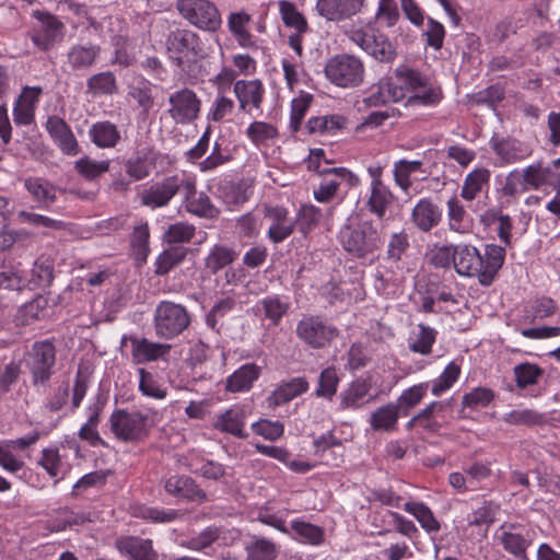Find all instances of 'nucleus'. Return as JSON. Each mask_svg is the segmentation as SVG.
<instances>
[{"mask_svg":"<svg viewBox=\"0 0 560 560\" xmlns=\"http://www.w3.org/2000/svg\"><path fill=\"white\" fill-rule=\"evenodd\" d=\"M455 270L465 277H477L483 287L492 284L505 259V248L487 244L485 253L469 244L455 246Z\"/></svg>","mask_w":560,"mask_h":560,"instance_id":"f257e3e1","label":"nucleus"},{"mask_svg":"<svg viewBox=\"0 0 560 560\" xmlns=\"http://www.w3.org/2000/svg\"><path fill=\"white\" fill-rule=\"evenodd\" d=\"M343 249L358 259L373 256L383 245L382 230L372 220H349L339 231Z\"/></svg>","mask_w":560,"mask_h":560,"instance_id":"f03ea898","label":"nucleus"},{"mask_svg":"<svg viewBox=\"0 0 560 560\" xmlns=\"http://www.w3.org/2000/svg\"><path fill=\"white\" fill-rule=\"evenodd\" d=\"M165 48L173 63L180 68L185 63H194L206 57L200 37L188 28L177 27L170 31L166 35Z\"/></svg>","mask_w":560,"mask_h":560,"instance_id":"7ed1b4c3","label":"nucleus"},{"mask_svg":"<svg viewBox=\"0 0 560 560\" xmlns=\"http://www.w3.org/2000/svg\"><path fill=\"white\" fill-rule=\"evenodd\" d=\"M327 80L339 88L359 86L364 79L362 61L348 54H341L328 59L325 66Z\"/></svg>","mask_w":560,"mask_h":560,"instance_id":"20e7f679","label":"nucleus"},{"mask_svg":"<svg viewBox=\"0 0 560 560\" xmlns=\"http://www.w3.org/2000/svg\"><path fill=\"white\" fill-rule=\"evenodd\" d=\"M190 324V316L185 306L162 301L154 312V328L159 337L172 339L182 334Z\"/></svg>","mask_w":560,"mask_h":560,"instance_id":"39448f33","label":"nucleus"},{"mask_svg":"<svg viewBox=\"0 0 560 560\" xmlns=\"http://www.w3.org/2000/svg\"><path fill=\"white\" fill-rule=\"evenodd\" d=\"M56 348L51 340L36 341L32 346L26 366L34 386H46L54 374Z\"/></svg>","mask_w":560,"mask_h":560,"instance_id":"423d86ee","label":"nucleus"},{"mask_svg":"<svg viewBox=\"0 0 560 560\" xmlns=\"http://www.w3.org/2000/svg\"><path fill=\"white\" fill-rule=\"evenodd\" d=\"M176 9L186 21L200 30L215 32L222 24L221 14L210 0H177Z\"/></svg>","mask_w":560,"mask_h":560,"instance_id":"0eeeda50","label":"nucleus"},{"mask_svg":"<svg viewBox=\"0 0 560 560\" xmlns=\"http://www.w3.org/2000/svg\"><path fill=\"white\" fill-rule=\"evenodd\" d=\"M298 338L312 349H323L337 338L339 330L320 316L307 315L299 320Z\"/></svg>","mask_w":560,"mask_h":560,"instance_id":"6e6552de","label":"nucleus"},{"mask_svg":"<svg viewBox=\"0 0 560 560\" xmlns=\"http://www.w3.org/2000/svg\"><path fill=\"white\" fill-rule=\"evenodd\" d=\"M148 416L140 411L115 410L110 418V430L122 442H135L147 435Z\"/></svg>","mask_w":560,"mask_h":560,"instance_id":"1a4fd4ad","label":"nucleus"},{"mask_svg":"<svg viewBox=\"0 0 560 560\" xmlns=\"http://www.w3.org/2000/svg\"><path fill=\"white\" fill-rule=\"evenodd\" d=\"M34 16L39 24L33 28L31 40L42 51H48L63 39L66 26L56 15L49 12L35 11Z\"/></svg>","mask_w":560,"mask_h":560,"instance_id":"9d476101","label":"nucleus"},{"mask_svg":"<svg viewBox=\"0 0 560 560\" xmlns=\"http://www.w3.org/2000/svg\"><path fill=\"white\" fill-rule=\"evenodd\" d=\"M184 184L185 176H167L142 191L140 197L141 203L152 209L165 207L182 189Z\"/></svg>","mask_w":560,"mask_h":560,"instance_id":"9b49d317","label":"nucleus"},{"mask_svg":"<svg viewBox=\"0 0 560 560\" xmlns=\"http://www.w3.org/2000/svg\"><path fill=\"white\" fill-rule=\"evenodd\" d=\"M183 205L187 212L192 215L213 220L220 215V210L212 203L210 197L203 191H197L196 182L185 177Z\"/></svg>","mask_w":560,"mask_h":560,"instance_id":"f8f14e48","label":"nucleus"},{"mask_svg":"<svg viewBox=\"0 0 560 560\" xmlns=\"http://www.w3.org/2000/svg\"><path fill=\"white\" fill-rule=\"evenodd\" d=\"M168 102V114L176 124H187L198 117L200 101L194 91L187 88L176 91L170 95Z\"/></svg>","mask_w":560,"mask_h":560,"instance_id":"ddd939ff","label":"nucleus"},{"mask_svg":"<svg viewBox=\"0 0 560 560\" xmlns=\"http://www.w3.org/2000/svg\"><path fill=\"white\" fill-rule=\"evenodd\" d=\"M353 40L369 55L382 62H389L396 57V50L388 38L376 30L357 32Z\"/></svg>","mask_w":560,"mask_h":560,"instance_id":"4468645a","label":"nucleus"},{"mask_svg":"<svg viewBox=\"0 0 560 560\" xmlns=\"http://www.w3.org/2000/svg\"><path fill=\"white\" fill-rule=\"evenodd\" d=\"M102 48L97 44H74L66 52L65 67L69 72H86L100 60Z\"/></svg>","mask_w":560,"mask_h":560,"instance_id":"2eb2a0df","label":"nucleus"},{"mask_svg":"<svg viewBox=\"0 0 560 560\" xmlns=\"http://www.w3.org/2000/svg\"><path fill=\"white\" fill-rule=\"evenodd\" d=\"M233 91L242 112L250 114L253 109H260L265 95V88L260 80H237Z\"/></svg>","mask_w":560,"mask_h":560,"instance_id":"dca6fc26","label":"nucleus"},{"mask_svg":"<svg viewBox=\"0 0 560 560\" xmlns=\"http://www.w3.org/2000/svg\"><path fill=\"white\" fill-rule=\"evenodd\" d=\"M46 129L55 143L66 155L80 153V145L70 126L59 116H50L46 121Z\"/></svg>","mask_w":560,"mask_h":560,"instance_id":"f3484780","label":"nucleus"},{"mask_svg":"<svg viewBox=\"0 0 560 560\" xmlns=\"http://www.w3.org/2000/svg\"><path fill=\"white\" fill-rule=\"evenodd\" d=\"M521 528V524L504 523L497 533V539L506 552L516 558L524 559L526 558V551L530 545V540L518 532Z\"/></svg>","mask_w":560,"mask_h":560,"instance_id":"a211bd4d","label":"nucleus"},{"mask_svg":"<svg viewBox=\"0 0 560 560\" xmlns=\"http://www.w3.org/2000/svg\"><path fill=\"white\" fill-rule=\"evenodd\" d=\"M252 16L244 10L231 12L228 16V28L242 47L250 50L259 49L257 38L249 32Z\"/></svg>","mask_w":560,"mask_h":560,"instance_id":"6ab92c4d","label":"nucleus"},{"mask_svg":"<svg viewBox=\"0 0 560 560\" xmlns=\"http://www.w3.org/2000/svg\"><path fill=\"white\" fill-rule=\"evenodd\" d=\"M120 553L131 560H158V552L153 549L152 540L138 536H121L115 541Z\"/></svg>","mask_w":560,"mask_h":560,"instance_id":"aec40b11","label":"nucleus"},{"mask_svg":"<svg viewBox=\"0 0 560 560\" xmlns=\"http://www.w3.org/2000/svg\"><path fill=\"white\" fill-rule=\"evenodd\" d=\"M364 0H317L318 13L329 21H339L357 14Z\"/></svg>","mask_w":560,"mask_h":560,"instance_id":"412c9836","label":"nucleus"},{"mask_svg":"<svg viewBox=\"0 0 560 560\" xmlns=\"http://www.w3.org/2000/svg\"><path fill=\"white\" fill-rule=\"evenodd\" d=\"M441 220L442 210L429 198L420 199L411 212V221L421 232L431 231Z\"/></svg>","mask_w":560,"mask_h":560,"instance_id":"4be33fe9","label":"nucleus"},{"mask_svg":"<svg viewBox=\"0 0 560 560\" xmlns=\"http://www.w3.org/2000/svg\"><path fill=\"white\" fill-rule=\"evenodd\" d=\"M165 491L190 501L205 502L207 493L188 476H172L165 482Z\"/></svg>","mask_w":560,"mask_h":560,"instance_id":"5701e85b","label":"nucleus"},{"mask_svg":"<svg viewBox=\"0 0 560 560\" xmlns=\"http://www.w3.org/2000/svg\"><path fill=\"white\" fill-rule=\"evenodd\" d=\"M308 389V383L305 377H294L282 382L267 398L269 407H278L289 402L295 397L302 395Z\"/></svg>","mask_w":560,"mask_h":560,"instance_id":"b1692460","label":"nucleus"},{"mask_svg":"<svg viewBox=\"0 0 560 560\" xmlns=\"http://www.w3.org/2000/svg\"><path fill=\"white\" fill-rule=\"evenodd\" d=\"M402 100L400 88H396L392 79L380 81L375 86H372L370 94L363 98L365 107H378L387 104L388 102H398Z\"/></svg>","mask_w":560,"mask_h":560,"instance_id":"393cba45","label":"nucleus"},{"mask_svg":"<svg viewBox=\"0 0 560 560\" xmlns=\"http://www.w3.org/2000/svg\"><path fill=\"white\" fill-rule=\"evenodd\" d=\"M89 137L100 149H113L121 140L118 127L109 120L93 124L89 130Z\"/></svg>","mask_w":560,"mask_h":560,"instance_id":"a878e982","label":"nucleus"},{"mask_svg":"<svg viewBox=\"0 0 560 560\" xmlns=\"http://www.w3.org/2000/svg\"><path fill=\"white\" fill-rule=\"evenodd\" d=\"M131 345L132 357L137 363L156 361L167 355L172 349L171 345L152 342L147 338H131Z\"/></svg>","mask_w":560,"mask_h":560,"instance_id":"bb28decb","label":"nucleus"},{"mask_svg":"<svg viewBox=\"0 0 560 560\" xmlns=\"http://www.w3.org/2000/svg\"><path fill=\"white\" fill-rule=\"evenodd\" d=\"M371 390V383L365 378L354 380L347 389L340 393L341 409H358L369 400L365 397Z\"/></svg>","mask_w":560,"mask_h":560,"instance_id":"cd10ccee","label":"nucleus"},{"mask_svg":"<svg viewBox=\"0 0 560 560\" xmlns=\"http://www.w3.org/2000/svg\"><path fill=\"white\" fill-rule=\"evenodd\" d=\"M259 375L260 368L258 365L255 363L244 364L226 380V389L232 393L248 390Z\"/></svg>","mask_w":560,"mask_h":560,"instance_id":"c85d7f7f","label":"nucleus"},{"mask_svg":"<svg viewBox=\"0 0 560 560\" xmlns=\"http://www.w3.org/2000/svg\"><path fill=\"white\" fill-rule=\"evenodd\" d=\"M394 73L396 88H400L402 98L406 96V91H417L422 86H427L430 79L419 70L407 66L396 68Z\"/></svg>","mask_w":560,"mask_h":560,"instance_id":"c756f323","label":"nucleus"},{"mask_svg":"<svg viewBox=\"0 0 560 560\" xmlns=\"http://www.w3.org/2000/svg\"><path fill=\"white\" fill-rule=\"evenodd\" d=\"M188 254V248L183 245H168L155 260L154 275L165 276L180 265Z\"/></svg>","mask_w":560,"mask_h":560,"instance_id":"7c9ffc66","label":"nucleus"},{"mask_svg":"<svg viewBox=\"0 0 560 560\" xmlns=\"http://www.w3.org/2000/svg\"><path fill=\"white\" fill-rule=\"evenodd\" d=\"M125 171L127 175L135 182L147 178L154 166L153 162L149 159L147 149L137 150L133 154L125 160Z\"/></svg>","mask_w":560,"mask_h":560,"instance_id":"2f4dec72","label":"nucleus"},{"mask_svg":"<svg viewBox=\"0 0 560 560\" xmlns=\"http://www.w3.org/2000/svg\"><path fill=\"white\" fill-rule=\"evenodd\" d=\"M491 173L486 167L475 168L464 179L460 196L465 200L472 201L483 187L488 186Z\"/></svg>","mask_w":560,"mask_h":560,"instance_id":"473e14b6","label":"nucleus"},{"mask_svg":"<svg viewBox=\"0 0 560 560\" xmlns=\"http://www.w3.org/2000/svg\"><path fill=\"white\" fill-rule=\"evenodd\" d=\"M399 406L387 404L377 408L370 417V425L374 431H393L399 418Z\"/></svg>","mask_w":560,"mask_h":560,"instance_id":"72a5a7b5","label":"nucleus"},{"mask_svg":"<svg viewBox=\"0 0 560 560\" xmlns=\"http://www.w3.org/2000/svg\"><path fill=\"white\" fill-rule=\"evenodd\" d=\"M256 308L262 312L264 318L268 319L271 325L278 326L288 313L290 304L279 295H268L256 304Z\"/></svg>","mask_w":560,"mask_h":560,"instance_id":"f704fd0d","label":"nucleus"},{"mask_svg":"<svg viewBox=\"0 0 560 560\" xmlns=\"http://www.w3.org/2000/svg\"><path fill=\"white\" fill-rule=\"evenodd\" d=\"M26 190L33 198L45 207L57 200L56 186L40 177H28L24 180Z\"/></svg>","mask_w":560,"mask_h":560,"instance_id":"c9c22d12","label":"nucleus"},{"mask_svg":"<svg viewBox=\"0 0 560 560\" xmlns=\"http://www.w3.org/2000/svg\"><path fill=\"white\" fill-rule=\"evenodd\" d=\"M117 92V80L112 71L95 73L86 80V93L92 96L114 95Z\"/></svg>","mask_w":560,"mask_h":560,"instance_id":"e433bc0d","label":"nucleus"},{"mask_svg":"<svg viewBox=\"0 0 560 560\" xmlns=\"http://www.w3.org/2000/svg\"><path fill=\"white\" fill-rule=\"evenodd\" d=\"M244 427V411L241 408H231L224 411L214 422V428L233 434L237 438H246L243 430Z\"/></svg>","mask_w":560,"mask_h":560,"instance_id":"4c0bfd02","label":"nucleus"},{"mask_svg":"<svg viewBox=\"0 0 560 560\" xmlns=\"http://www.w3.org/2000/svg\"><path fill=\"white\" fill-rule=\"evenodd\" d=\"M394 201V195L387 186L371 187L370 196L365 202L368 210L376 215L377 219L383 220L388 207Z\"/></svg>","mask_w":560,"mask_h":560,"instance_id":"58836bf2","label":"nucleus"},{"mask_svg":"<svg viewBox=\"0 0 560 560\" xmlns=\"http://www.w3.org/2000/svg\"><path fill=\"white\" fill-rule=\"evenodd\" d=\"M491 148L504 163H514L524 159L527 153L522 149V144L511 138L492 139Z\"/></svg>","mask_w":560,"mask_h":560,"instance_id":"ea45409f","label":"nucleus"},{"mask_svg":"<svg viewBox=\"0 0 560 560\" xmlns=\"http://www.w3.org/2000/svg\"><path fill=\"white\" fill-rule=\"evenodd\" d=\"M31 290L46 289L54 280V265L48 258H39L34 262L31 278H27Z\"/></svg>","mask_w":560,"mask_h":560,"instance_id":"a19ab883","label":"nucleus"},{"mask_svg":"<svg viewBox=\"0 0 560 560\" xmlns=\"http://www.w3.org/2000/svg\"><path fill=\"white\" fill-rule=\"evenodd\" d=\"M404 510L412 514L428 533L439 532L441 526L434 517L433 512L422 502H406Z\"/></svg>","mask_w":560,"mask_h":560,"instance_id":"79ce46f5","label":"nucleus"},{"mask_svg":"<svg viewBox=\"0 0 560 560\" xmlns=\"http://www.w3.org/2000/svg\"><path fill=\"white\" fill-rule=\"evenodd\" d=\"M281 20L287 27L294 28L299 33H306L308 24L304 15L298 11L294 3L281 0L279 2Z\"/></svg>","mask_w":560,"mask_h":560,"instance_id":"37998d69","label":"nucleus"},{"mask_svg":"<svg viewBox=\"0 0 560 560\" xmlns=\"http://www.w3.org/2000/svg\"><path fill=\"white\" fill-rule=\"evenodd\" d=\"M419 332L410 338L409 349L415 353L429 355L432 352V346L435 342L438 331L424 324L418 325Z\"/></svg>","mask_w":560,"mask_h":560,"instance_id":"c03bdc74","label":"nucleus"},{"mask_svg":"<svg viewBox=\"0 0 560 560\" xmlns=\"http://www.w3.org/2000/svg\"><path fill=\"white\" fill-rule=\"evenodd\" d=\"M505 97V86L495 83L485 90L468 95V100L475 105H487L495 108Z\"/></svg>","mask_w":560,"mask_h":560,"instance_id":"a18cd8bd","label":"nucleus"},{"mask_svg":"<svg viewBox=\"0 0 560 560\" xmlns=\"http://www.w3.org/2000/svg\"><path fill=\"white\" fill-rule=\"evenodd\" d=\"M495 397L492 389L488 387H476L466 393L462 398V412L465 408L478 409L489 406Z\"/></svg>","mask_w":560,"mask_h":560,"instance_id":"49530a36","label":"nucleus"},{"mask_svg":"<svg viewBox=\"0 0 560 560\" xmlns=\"http://www.w3.org/2000/svg\"><path fill=\"white\" fill-rule=\"evenodd\" d=\"M246 560H275L276 546L265 538H256L246 546Z\"/></svg>","mask_w":560,"mask_h":560,"instance_id":"de8ad7c7","label":"nucleus"},{"mask_svg":"<svg viewBox=\"0 0 560 560\" xmlns=\"http://www.w3.org/2000/svg\"><path fill=\"white\" fill-rule=\"evenodd\" d=\"M236 258L233 249L217 245L206 258V267L213 273L232 264Z\"/></svg>","mask_w":560,"mask_h":560,"instance_id":"09e8293b","label":"nucleus"},{"mask_svg":"<svg viewBox=\"0 0 560 560\" xmlns=\"http://www.w3.org/2000/svg\"><path fill=\"white\" fill-rule=\"evenodd\" d=\"M313 102V95L302 93L291 102L290 128L292 132H298L301 128L302 120L304 119L310 106Z\"/></svg>","mask_w":560,"mask_h":560,"instance_id":"8fccbe9b","label":"nucleus"},{"mask_svg":"<svg viewBox=\"0 0 560 560\" xmlns=\"http://www.w3.org/2000/svg\"><path fill=\"white\" fill-rule=\"evenodd\" d=\"M38 465L43 467L46 472L51 477L56 478L55 483H57L60 479L63 478L59 475L62 468V457L59 454L58 448L56 447H47L42 451V456L38 460Z\"/></svg>","mask_w":560,"mask_h":560,"instance_id":"3c124183","label":"nucleus"},{"mask_svg":"<svg viewBox=\"0 0 560 560\" xmlns=\"http://www.w3.org/2000/svg\"><path fill=\"white\" fill-rule=\"evenodd\" d=\"M513 372L516 386L522 389L536 384L538 378L544 374V371L537 364L528 362L515 365Z\"/></svg>","mask_w":560,"mask_h":560,"instance_id":"603ef678","label":"nucleus"},{"mask_svg":"<svg viewBox=\"0 0 560 560\" xmlns=\"http://www.w3.org/2000/svg\"><path fill=\"white\" fill-rule=\"evenodd\" d=\"M48 299L44 295H37L31 302L23 305L19 312V317L23 324H28L30 320H37L47 315Z\"/></svg>","mask_w":560,"mask_h":560,"instance_id":"864d4df0","label":"nucleus"},{"mask_svg":"<svg viewBox=\"0 0 560 560\" xmlns=\"http://www.w3.org/2000/svg\"><path fill=\"white\" fill-rule=\"evenodd\" d=\"M195 236V226L184 222L171 224L163 235L168 245H180L190 242Z\"/></svg>","mask_w":560,"mask_h":560,"instance_id":"5fc2aeb1","label":"nucleus"},{"mask_svg":"<svg viewBox=\"0 0 560 560\" xmlns=\"http://www.w3.org/2000/svg\"><path fill=\"white\" fill-rule=\"evenodd\" d=\"M421 161L399 160L394 166V177L396 184L405 191L411 186L410 174L420 171Z\"/></svg>","mask_w":560,"mask_h":560,"instance_id":"6e6d98bb","label":"nucleus"},{"mask_svg":"<svg viewBox=\"0 0 560 560\" xmlns=\"http://www.w3.org/2000/svg\"><path fill=\"white\" fill-rule=\"evenodd\" d=\"M77 172L89 180L100 177L102 174L108 172L109 161H93L88 156L78 160L74 164Z\"/></svg>","mask_w":560,"mask_h":560,"instance_id":"4d7b16f0","label":"nucleus"},{"mask_svg":"<svg viewBox=\"0 0 560 560\" xmlns=\"http://www.w3.org/2000/svg\"><path fill=\"white\" fill-rule=\"evenodd\" d=\"M30 285L26 275L19 267L0 271V289L21 291Z\"/></svg>","mask_w":560,"mask_h":560,"instance_id":"13d9d810","label":"nucleus"},{"mask_svg":"<svg viewBox=\"0 0 560 560\" xmlns=\"http://www.w3.org/2000/svg\"><path fill=\"white\" fill-rule=\"evenodd\" d=\"M460 375V366L455 362H450L442 374L432 384V394L441 396L442 393L453 386Z\"/></svg>","mask_w":560,"mask_h":560,"instance_id":"bf43d9fd","label":"nucleus"},{"mask_svg":"<svg viewBox=\"0 0 560 560\" xmlns=\"http://www.w3.org/2000/svg\"><path fill=\"white\" fill-rule=\"evenodd\" d=\"M128 96L132 98L138 107L141 109L140 114L143 119H147L150 110L154 106V96L150 86H130Z\"/></svg>","mask_w":560,"mask_h":560,"instance_id":"052dcab7","label":"nucleus"},{"mask_svg":"<svg viewBox=\"0 0 560 560\" xmlns=\"http://www.w3.org/2000/svg\"><path fill=\"white\" fill-rule=\"evenodd\" d=\"M421 89H423L421 93H416L408 98V104L432 106L439 104L443 98L441 86L431 84L430 79L428 80V85Z\"/></svg>","mask_w":560,"mask_h":560,"instance_id":"680f3d73","label":"nucleus"},{"mask_svg":"<svg viewBox=\"0 0 560 560\" xmlns=\"http://www.w3.org/2000/svg\"><path fill=\"white\" fill-rule=\"evenodd\" d=\"M409 246V237L405 231L393 233L387 243V259L394 262L401 260Z\"/></svg>","mask_w":560,"mask_h":560,"instance_id":"e2e57ef3","label":"nucleus"},{"mask_svg":"<svg viewBox=\"0 0 560 560\" xmlns=\"http://www.w3.org/2000/svg\"><path fill=\"white\" fill-rule=\"evenodd\" d=\"M247 137L257 145L278 137L277 128L265 121L252 122L247 130Z\"/></svg>","mask_w":560,"mask_h":560,"instance_id":"0e129e2a","label":"nucleus"},{"mask_svg":"<svg viewBox=\"0 0 560 560\" xmlns=\"http://www.w3.org/2000/svg\"><path fill=\"white\" fill-rule=\"evenodd\" d=\"M338 383L339 377L334 368H327L323 370L319 375L316 395L318 397L331 399L337 392Z\"/></svg>","mask_w":560,"mask_h":560,"instance_id":"69168bd1","label":"nucleus"},{"mask_svg":"<svg viewBox=\"0 0 560 560\" xmlns=\"http://www.w3.org/2000/svg\"><path fill=\"white\" fill-rule=\"evenodd\" d=\"M548 174L549 170L542 168L539 164L527 166L524 170V173L521 174L523 180L521 191H526L528 187L538 189L540 186L546 184Z\"/></svg>","mask_w":560,"mask_h":560,"instance_id":"338daca9","label":"nucleus"},{"mask_svg":"<svg viewBox=\"0 0 560 560\" xmlns=\"http://www.w3.org/2000/svg\"><path fill=\"white\" fill-rule=\"evenodd\" d=\"M447 215L450 230L457 233H465L468 226L465 224L466 211L456 198L447 201Z\"/></svg>","mask_w":560,"mask_h":560,"instance_id":"774afa93","label":"nucleus"}]
</instances>
